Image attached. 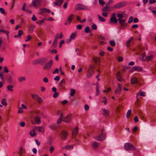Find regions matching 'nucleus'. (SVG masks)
Listing matches in <instances>:
<instances>
[{"label":"nucleus","instance_id":"60","mask_svg":"<svg viewBox=\"0 0 156 156\" xmlns=\"http://www.w3.org/2000/svg\"><path fill=\"white\" fill-rule=\"evenodd\" d=\"M59 73V71L58 69V68H56L55 70L53 71L52 72V73L53 74H55L56 73Z\"/></svg>","mask_w":156,"mask_h":156},{"label":"nucleus","instance_id":"24","mask_svg":"<svg viewBox=\"0 0 156 156\" xmlns=\"http://www.w3.org/2000/svg\"><path fill=\"white\" fill-rule=\"evenodd\" d=\"M35 120L36 123L37 124H39L41 122L40 117L38 116H36L35 117Z\"/></svg>","mask_w":156,"mask_h":156},{"label":"nucleus","instance_id":"11","mask_svg":"<svg viewBox=\"0 0 156 156\" xmlns=\"http://www.w3.org/2000/svg\"><path fill=\"white\" fill-rule=\"evenodd\" d=\"M68 136V133L65 130L62 131L61 133V137L62 140H65Z\"/></svg>","mask_w":156,"mask_h":156},{"label":"nucleus","instance_id":"27","mask_svg":"<svg viewBox=\"0 0 156 156\" xmlns=\"http://www.w3.org/2000/svg\"><path fill=\"white\" fill-rule=\"evenodd\" d=\"M63 83H65V81L64 79H62L59 83V86L62 88L63 87Z\"/></svg>","mask_w":156,"mask_h":156},{"label":"nucleus","instance_id":"37","mask_svg":"<svg viewBox=\"0 0 156 156\" xmlns=\"http://www.w3.org/2000/svg\"><path fill=\"white\" fill-rule=\"evenodd\" d=\"M91 73V72H89V71H87V76L88 78H90L91 77L92 75Z\"/></svg>","mask_w":156,"mask_h":156},{"label":"nucleus","instance_id":"58","mask_svg":"<svg viewBox=\"0 0 156 156\" xmlns=\"http://www.w3.org/2000/svg\"><path fill=\"white\" fill-rule=\"evenodd\" d=\"M117 16L119 18L118 19H120L123 17V15L122 14L119 13L117 14Z\"/></svg>","mask_w":156,"mask_h":156},{"label":"nucleus","instance_id":"42","mask_svg":"<svg viewBox=\"0 0 156 156\" xmlns=\"http://www.w3.org/2000/svg\"><path fill=\"white\" fill-rule=\"evenodd\" d=\"M75 94V90L74 89H72L71 90V93L70 94V96L71 97H73L74 96Z\"/></svg>","mask_w":156,"mask_h":156},{"label":"nucleus","instance_id":"46","mask_svg":"<svg viewBox=\"0 0 156 156\" xmlns=\"http://www.w3.org/2000/svg\"><path fill=\"white\" fill-rule=\"evenodd\" d=\"M25 80V78L24 77H20L18 78V80L20 82H22Z\"/></svg>","mask_w":156,"mask_h":156},{"label":"nucleus","instance_id":"36","mask_svg":"<svg viewBox=\"0 0 156 156\" xmlns=\"http://www.w3.org/2000/svg\"><path fill=\"white\" fill-rule=\"evenodd\" d=\"M7 88L8 91H13V86L11 85H9L7 87Z\"/></svg>","mask_w":156,"mask_h":156},{"label":"nucleus","instance_id":"64","mask_svg":"<svg viewBox=\"0 0 156 156\" xmlns=\"http://www.w3.org/2000/svg\"><path fill=\"white\" fill-rule=\"evenodd\" d=\"M133 17L130 16L129 17V19L128 21V22L129 23H131L133 21Z\"/></svg>","mask_w":156,"mask_h":156},{"label":"nucleus","instance_id":"2","mask_svg":"<svg viewBox=\"0 0 156 156\" xmlns=\"http://www.w3.org/2000/svg\"><path fill=\"white\" fill-rule=\"evenodd\" d=\"M106 136V134L105 130L104 129H102L101 130V133L98 136H95V139L99 141L103 140Z\"/></svg>","mask_w":156,"mask_h":156},{"label":"nucleus","instance_id":"25","mask_svg":"<svg viewBox=\"0 0 156 156\" xmlns=\"http://www.w3.org/2000/svg\"><path fill=\"white\" fill-rule=\"evenodd\" d=\"M139 94L140 96H142V97H145V95H146L145 93L144 92V91H140L137 94V96H138Z\"/></svg>","mask_w":156,"mask_h":156},{"label":"nucleus","instance_id":"50","mask_svg":"<svg viewBox=\"0 0 156 156\" xmlns=\"http://www.w3.org/2000/svg\"><path fill=\"white\" fill-rule=\"evenodd\" d=\"M127 25V23H125L121 24V27L122 28L124 29L126 27Z\"/></svg>","mask_w":156,"mask_h":156},{"label":"nucleus","instance_id":"35","mask_svg":"<svg viewBox=\"0 0 156 156\" xmlns=\"http://www.w3.org/2000/svg\"><path fill=\"white\" fill-rule=\"evenodd\" d=\"M35 130H34V129L30 131V134L32 136H34L36 135V133L34 132V131Z\"/></svg>","mask_w":156,"mask_h":156},{"label":"nucleus","instance_id":"62","mask_svg":"<svg viewBox=\"0 0 156 156\" xmlns=\"http://www.w3.org/2000/svg\"><path fill=\"white\" fill-rule=\"evenodd\" d=\"M108 8H109L107 6L105 7L102 9V11H109V10H107V9H108Z\"/></svg>","mask_w":156,"mask_h":156},{"label":"nucleus","instance_id":"28","mask_svg":"<svg viewBox=\"0 0 156 156\" xmlns=\"http://www.w3.org/2000/svg\"><path fill=\"white\" fill-rule=\"evenodd\" d=\"M58 38L59 34L57 33L55 34V38L53 41H54V42H56L58 43Z\"/></svg>","mask_w":156,"mask_h":156},{"label":"nucleus","instance_id":"54","mask_svg":"<svg viewBox=\"0 0 156 156\" xmlns=\"http://www.w3.org/2000/svg\"><path fill=\"white\" fill-rule=\"evenodd\" d=\"M0 12L2 14H5V13L4 9L1 7L0 8Z\"/></svg>","mask_w":156,"mask_h":156},{"label":"nucleus","instance_id":"55","mask_svg":"<svg viewBox=\"0 0 156 156\" xmlns=\"http://www.w3.org/2000/svg\"><path fill=\"white\" fill-rule=\"evenodd\" d=\"M23 34V32L22 31V30H19L18 33V35H19V36H22Z\"/></svg>","mask_w":156,"mask_h":156},{"label":"nucleus","instance_id":"15","mask_svg":"<svg viewBox=\"0 0 156 156\" xmlns=\"http://www.w3.org/2000/svg\"><path fill=\"white\" fill-rule=\"evenodd\" d=\"M121 89V85L119 84L118 85V88L114 91V93L115 94H119L120 93Z\"/></svg>","mask_w":156,"mask_h":156},{"label":"nucleus","instance_id":"19","mask_svg":"<svg viewBox=\"0 0 156 156\" xmlns=\"http://www.w3.org/2000/svg\"><path fill=\"white\" fill-rule=\"evenodd\" d=\"M133 37H130L126 42V44L127 47H129L130 46V43L131 41L133 39Z\"/></svg>","mask_w":156,"mask_h":156},{"label":"nucleus","instance_id":"22","mask_svg":"<svg viewBox=\"0 0 156 156\" xmlns=\"http://www.w3.org/2000/svg\"><path fill=\"white\" fill-rule=\"evenodd\" d=\"M35 28V26L34 25H31L29 28V31L30 33H32Z\"/></svg>","mask_w":156,"mask_h":156},{"label":"nucleus","instance_id":"39","mask_svg":"<svg viewBox=\"0 0 156 156\" xmlns=\"http://www.w3.org/2000/svg\"><path fill=\"white\" fill-rule=\"evenodd\" d=\"M23 148L22 147H20L19 149V156H22V155L23 153Z\"/></svg>","mask_w":156,"mask_h":156},{"label":"nucleus","instance_id":"44","mask_svg":"<svg viewBox=\"0 0 156 156\" xmlns=\"http://www.w3.org/2000/svg\"><path fill=\"white\" fill-rule=\"evenodd\" d=\"M118 20L119 21V23L121 24L123 23L126 21V20L122 19V18L120 19H118Z\"/></svg>","mask_w":156,"mask_h":156},{"label":"nucleus","instance_id":"40","mask_svg":"<svg viewBox=\"0 0 156 156\" xmlns=\"http://www.w3.org/2000/svg\"><path fill=\"white\" fill-rule=\"evenodd\" d=\"M101 102L104 103V105H105L107 103V100L106 98H102V100H101Z\"/></svg>","mask_w":156,"mask_h":156},{"label":"nucleus","instance_id":"8","mask_svg":"<svg viewBox=\"0 0 156 156\" xmlns=\"http://www.w3.org/2000/svg\"><path fill=\"white\" fill-rule=\"evenodd\" d=\"M4 72H0V78L2 82L0 81V88L3 85V83H5V80L3 76Z\"/></svg>","mask_w":156,"mask_h":156},{"label":"nucleus","instance_id":"4","mask_svg":"<svg viewBox=\"0 0 156 156\" xmlns=\"http://www.w3.org/2000/svg\"><path fill=\"white\" fill-rule=\"evenodd\" d=\"M124 149L125 150L128 151L130 150H136L135 147L132 144L130 143H127L125 144L124 146Z\"/></svg>","mask_w":156,"mask_h":156},{"label":"nucleus","instance_id":"17","mask_svg":"<svg viewBox=\"0 0 156 156\" xmlns=\"http://www.w3.org/2000/svg\"><path fill=\"white\" fill-rule=\"evenodd\" d=\"M102 110V114L104 115H108L109 114L110 111L109 110H107L105 109H103Z\"/></svg>","mask_w":156,"mask_h":156},{"label":"nucleus","instance_id":"51","mask_svg":"<svg viewBox=\"0 0 156 156\" xmlns=\"http://www.w3.org/2000/svg\"><path fill=\"white\" fill-rule=\"evenodd\" d=\"M57 43L56 42H54V41H53L51 44V47L53 48H55L57 46Z\"/></svg>","mask_w":156,"mask_h":156},{"label":"nucleus","instance_id":"32","mask_svg":"<svg viewBox=\"0 0 156 156\" xmlns=\"http://www.w3.org/2000/svg\"><path fill=\"white\" fill-rule=\"evenodd\" d=\"M111 88L110 87H108L107 90L105 89L102 90V92L103 93H107L109 92L111 90Z\"/></svg>","mask_w":156,"mask_h":156},{"label":"nucleus","instance_id":"45","mask_svg":"<svg viewBox=\"0 0 156 156\" xmlns=\"http://www.w3.org/2000/svg\"><path fill=\"white\" fill-rule=\"evenodd\" d=\"M55 149L53 146H51L49 148V151L50 153L51 154L53 153Z\"/></svg>","mask_w":156,"mask_h":156},{"label":"nucleus","instance_id":"9","mask_svg":"<svg viewBox=\"0 0 156 156\" xmlns=\"http://www.w3.org/2000/svg\"><path fill=\"white\" fill-rule=\"evenodd\" d=\"M72 115L71 114H69L65 117L63 121L66 123H69L72 119Z\"/></svg>","mask_w":156,"mask_h":156},{"label":"nucleus","instance_id":"29","mask_svg":"<svg viewBox=\"0 0 156 156\" xmlns=\"http://www.w3.org/2000/svg\"><path fill=\"white\" fill-rule=\"evenodd\" d=\"M7 79L8 80L9 83H12L13 81V78L12 76L11 75H9L8 77H7Z\"/></svg>","mask_w":156,"mask_h":156},{"label":"nucleus","instance_id":"43","mask_svg":"<svg viewBox=\"0 0 156 156\" xmlns=\"http://www.w3.org/2000/svg\"><path fill=\"white\" fill-rule=\"evenodd\" d=\"M131 112V111L129 109L128 110L126 113V118H129Z\"/></svg>","mask_w":156,"mask_h":156},{"label":"nucleus","instance_id":"49","mask_svg":"<svg viewBox=\"0 0 156 156\" xmlns=\"http://www.w3.org/2000/svg\"><path fill=\"white\" fill-rule=\"evenodd\" d=\"M116 78L120 82H122L123 81V79L120 76H117Z\"/></svg>","mask_w":156,"mask_h":156},{"label":"nucleus","instance_id":"34","mask_svg":"<svg viewBox=\"0 0 156 156\" xmlns=\"http://www.w3.org/2000/svg\"><path fill=\"white\" fill-rule=\"evenodd\" d=\"M4 33L6 34L7 36V38L8 39L9 38V33L8 31H6L4 30H0V33Z\"/></svg>","mask_w":156,"mask_h":156},{"label":"nucleus","instance_id":"14","mask_svg":"<svg viewBox=\"0 0 156 156\" xmlns=\"http://www.w3.org/2000/svg\"><path fill=\"white\" fill-rule=\"evenodd\" d=\"M78 133V127H76L72 131V135L73 137L76 136Z\"/></svg>","mask_w":156,"mask_h":156},{"label":"nucleus","instance_id":"12","mask_svg":"<svg viewBox=\"0 0 156 156\" xmlns=\"http://www.w3.org/2000/svg\"><path fill=\"white\" fill-rule=\"evenodd\" d=\"M125 5L124 2H120L116 4L114 6V8L116 9H120Z\"/></svg>","mask_w":156,"mask_h":156},{"label":"nucleus","instance_id":"18","mask_svg":"<svg viewBox=\"0 0 156 156\" xmlns=\"http://www.w3.org/2000/svg\"><path fill=\"white\" fill-rule=\"evenodd\" d=\"M133 69L135 71L139 72L142 71V68L139 66H135L133 67Z\"/></svg>","mask_w":156,"mask_h":156},{"label":"nucleus","instance_id":"6","mask_svg":"<svg viewBox=\"0 0 156 156\" xmlns=\"http://www.w3.org/2000/svg\"><path fill=\"white\" fill-rule=\"evenodd\" d=\"M153 57V56L152 55H146L145 53H143L142 55V59L144 61H148L151 60Z\"/></svg>","mask_w":156,"mask_h":156},{"label":"nucleus","instance_id":"53","mask_svg":"<svg viewBox=\"0 0 156 156\" xmlns=\"http://www.w3.org/2000/svg\"><path fill=\"white\" fill-rule=\"evenodd\" d=\"M32 39L31 36L30 35H28L27 36V39L25 40L26 42H27L28 41H30Z\"/></svg>","mask_w":156,"mask_h":156},{"label":"nucleus","instance_id":"7","mask_svg":"<svg viewBox=\"0 0 156 156\" xmlns=\"http://www.w3.org/2000/svg\"><path fill=\"white\" fill-rule=\"evenodd\" d=\"M74 15L73 14H71L69 17H68L65 23V25H70L74 17Z\"/></svg>","mask_w":156,"mask_h":156},{"label":"nucleus","instance_id":"63","mask_svg":"<svg viewBox=\"0 0 156 156\" xmlns=\"http://www.w3.org/2000/svg\"><path fill=\"white\" fill-rule=\"evenodd\" d=\"M62 120V119L59 118L57 121V123L58 124H60Z\"/></svg>","mask_w":156,"mask_h":156},{"label":"nucleus","instance_id":"16","mask_svg":"<svg viewBox=\"0 0 156 156\" xmlns=\"http://www.w3.org/2000/svg\"><path fill=\"white\" fill-rule=\"evenodd\" d=\"M138 82L137 79L136 77H133L130 80V83L131 84H135Z\"/></svg>","mask_w":156,"mask_h":156},{"label":"nucleus","instance_id":"26","mask_svg":"<svg viewBox=\"0 0 156 156\" xmlns=\"http://www.w3.org/2000/svg\"><path fill=\"white\" fill-rule=\"evenodd\" d=\"M89 71L92 73H94V69L93 66L91 65L89 66L87 71Z\"/></svg>","mask_w":156,"mask_h":156},{"label":"nucleus","instance_id":"57","mask_svg":"<svg viewBox=\"0 0 156 156\" xmlns=\"http://www.w3.org/2000/svg\"><path fill=\"white\" fill-rule=\"evenodd\" d=\"M99 3L101 5H103L105 4V2L102 0H99Z\"/></svg>","mask_w":156,"mask_h":156},{"label":"nucleus","instance_id":"1","mask_svg":"<svg viewBox=\"0 0 156 156\" xmlns=\"http://www.w3.org/2000/svg\"><path fill=\"white\" fill-rule=\"evenodd\" d=\"M48 59L46 57L38 58L33 61V64L34 65L38 64L41 65L44 64L48 61Z\"/></svg>","mask_w":156,"mask_h":156},{"label":"nucleus","instance_id":"56","mask_svg":"<svg viewBox=\"0 0 156 156\" xmlns=\"http://www.w3.org/2000/svg\"><path fill=\"white\" fill-rule=\"evenodd\" d=\"M83 26L81 24H79L76 26V28L78 29L81 30Z\"/></svg>","mask_w":156,"mask_h":156},{"label":"nucleus","instance_id":"10","mask_svg":"<svg viewBox=\"0 0 156 156\" xmlns=\"http://www.w3.org/2000/svg\"><path fill=\"white\" fill-rule=\"evenodd\" d=\"M41 2V0H33L31 4V5L34 6H38L40 5Z\"/></svg>","mask_w":156,"mask_h":156},{"label":"nucleus","instance_id":"23","mask_svg":"<svg viewBox=\"0 0 156 156\" xmlns=\"http://www.w3.org/2000/svg\"><path fill=\"white\" fill-rule=\"evenodd\" d=\"M110 20L112 23H116L118 21L116 17H111Z\"/></svg>","mask_w":156,"mask_h":156},{"label":"nucleus","instance_id":"5","mask_svg":"<svg viewBox=\"0 0 156 156\" xmlns=\"http://www.w3.org/2000/svg\"><path fill=\"white\" fill-rule=\"evenodd\" d=\"M53 64V61L52 60H50L43 67V69L44 70H49Z\"/></svg>","mask_w":156,"mask_h":156},{"label":"nucleus","instance_id":"13","mask_svg":"<svg viewBox=\"0 0 156 156\" xmlns=\"http://www.w3.org/2000/svg\"><path fill=\"white\" fill-rule=\"evenodd\" d=\"M34 129L35 130H37L39 132H41L44 133L45 131L44 128L41 126H35L34 127Z\"/></svg>","mask_w":156,"mask_h":156},{"label":"nucleus","instance_id":"52","mask_svg":"<svg viewBox=\"0 0 156 156\" xmlns=\"http://www.w3.org/2000/svg\"><path fill=\"white\" fill-rule=\"evenodd\" d=\"M57 43L56 42H54V41H53L51 44V47L53 48H55L57 46Z\"/></svg>","mask_w":156,"mask_h":156},{"label":"nucleus","instance_id":"48","mask_svg":"<svg viewBox=\"0 0 156 156\" xmlns=\"http://www.w3.org/2000/svg\"><path fill=\"white\" fill-rule=\"evenodd\" d=\"M93 59L94 61L96 63H98V62H100L99 59L97 58L94 57L93 58Z\"/></svg>","mask_w":156,"mask_h":156},{"label":"nucleus","instance_id":"41","mask_svg":"<svg viewBox=\"0 0 156 156\" xmlns=\"http://www.w3.org/2000/svg\"><path fill=\"white\" fill-rule=\"evenodd\" d=\"M73 145H67L65 147V149H66V150H69L70 149V148H73Z\"/></svg>","mask_w":156,"mask_h":156},{"label":"nucleus","instance_id":"59","mask_svg":"<svg viewBox=\"0 0 156 156\" xmlns=\"http://www.w3.org/2000/svg\"><path fill=\"white\" fill-rule=\"evenodd\" d=\"M36 100L39 103H41L42 102V100L41 98H35Z\"/></svg>","mask_w":156,"mask_h":156},{"label":"nucleus","instance_id":"47","mask_svg":"<svg viewBox=\"0 0 156 156\" xmlns=\"http://www.w3.org/2000/svg\"><path fill=\"white\" fill-rule=\"evenodd\" d=\"M84 31L85 33H87L90 31V29L88 26H87L85 28Z\"/></svg>","mask_w":156,"mask_h":156},{"label":"nucleus","instance_id":"31","mask_svg":"<svg viewBox=\"0 0 156 156\" xmlns=\"http://www.w3.org/2000/svg\"><path fill=\"white\" fill-rule=\"evenodd\" d=\"M76 34L75 33H73L70 35V38L72 39H75V37L76 36Z\"/></svg>","mask_w":156,"mask_h":156},{"label":"nucleus","instance_id":"21","mask_svg":"<svg viewBox=\"0 0 156 156\" xmlns=\"http://www.w3.org/2000/svg\"><path fill=\"white\" fill-rule=\"evenodd\" d=\"M92 147L95 150H96L98 146V144L96 142H94L92 144Z\"/></svg>","mask_w":156,"mask_h":156},{"label":"nucleus","instance_id":"38","mask_svg":"<svg viewBox=\"0 0 156 156\" xmlns=\"http://www.w3.org/2000/svg\"><path fill=\"white\" fill-rule=\"evenodd\" d=\"M110 45L112 47H114L115 45V42L114 41H109Z\"/></svg>","mask_w":156,"mask_h":156},{"label":"nucleus","instance_id":"30","mask_svg":"<svg viewBox=\"0 0 156 156\" xmlns=\"http://www.w3.org/2000/svg\"><path fill=\"white\" fill-rule=\"evenodd\" d=\"M98 17L99 20L101 22H104L105 21V19L101 16L99 15H98Z\"/></svg>","mask_w":156,"mask_h":156},{"label":"nucleus","instance_id":"61","mask_svg":"<svg viewBox=\"0 0 156 156\" xmlns=\"http://www.w3.org/2000/svg\"><path fill=\"white\" fill-rule=\"evenodd\" d=\"M4 72L5 73H8L9 72V70L6 66H4Z\"/></svg>","mask_w":156,"mask_h":156},{"label":"nucleus","instance_id":"3","mask_svg":"<svg viewBox=\"0 0 156 156\" xmlns=\"http://www.w3.org/2000/svg\"><path fill=\"white\" fill-rule=\"evenodd\" d=\"M75 9L76 10H87L89 9V8L80 4L76 5L75 6Z\"/></svg>","mask_w":156,"mask_h":156},{"label":"nucleus","instance_id":"20","mask_svg":"<svg viewBox=\"0 0 156 156\" xmlns=\"http://www.w3.org/2000/svg\"><path fill=\"white\" fill-rule=\"evenodd\" d=\"M63 2V0H57L56 2L54 3V4L56 5L59 6L62 4Z\"/></svg>","mask_w":156,"mask_h":156},{"label":"nucleus","instance_id":"33","mask_svg":"<svg viewBox=\"0 0 156 156\" xmlns=\"http://www.w3.org/2000/svg\"><path fill=\"white\" fill-rule=\"evenodd\" d=\"M1 103L2 105L5 106H6L7 105V103L6 102V100L5 98H3L2 99Z\"/></svg>","mask_w":156,"mask_h":156}]
</instances>
